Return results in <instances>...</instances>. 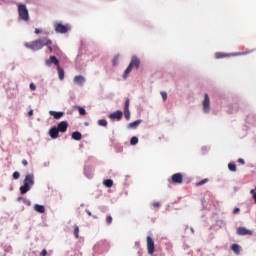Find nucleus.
I'll list each match as a JSON object with an SVG mask.
<instances>
[{
	"label": "nucleus",
	"instance_id": "46",
	"mask_svg": "<svg viewBox=\"0 0 256 256\" xmlns=\"http://www.w3.org/2000/svg\"><path fill=\"white\" fill-rule=\"evenodd\" d=\"M87 214H88L89 216H92V213H91L90 211H88Z\"/></svg>",
	"mask_w": 256,
	"mask_h": 256
},
{
	"label": "nucleus",
	"instance_id": "1",
	"mask_svg": "<svg viewBox=\"0 0 256 256\" xmlns=\"http://www.w3.org/2000/svg\"><path fill=\"white\" fill-rule=\"evenodd\" d=\"M45 45H53V41L48 37L38 38L32 42L24 43V47L26 49H30L31 51H40Z\"/></svg>",
	"mask_w": 256,
	"mask_h": 256
},
{
	"label": "nucleus",
	"instance_id": "36",
	"mask_svg": "<svg viewBox=\"0 0 256 256\" xmlns=\"http://www.w3.org/2000/svg\"><path fill=\"white\" fill-rule=\"evenodd\" d=\"M20 178V173L18 172V171H15L14 173H13V179L14 180H18Z\"/></svg>",
	"mask_w": 256,
	"mask_h": 256
},
{
	"label": "nucleus",
	"instance_id": "30",
	"mask_svg": "<svg viewBox=\"0 0 256 256\" xmlns=\"http://www.w3.org/2000/svg\"><path fill=\"white\" fill-rule=\"evenodd\" d=\"M209 182V179L205 178L196 183V187L203 186Z\"/></svg>",
	"mask_w": 256,
	"mask_h": 256
},
{
	"label": "nucleus",
	"instance_id": "5",
	"mask_svg": "<svg viewBox=\"0 0 256 256\" xmlns=\"http://www.w3.org/2000/svg\"><path fill=\"white\" fill-rule=\"evenodd\" d=\"M202 109L205 114H208L211 111V101L209 100V94L204 95V100L202 103Z\"/></svg>",
	"mask_w": 256,
	"mask_h": 256
},
{
	"label": "nucleus",
	"instance_id": "33",
	"mask_svg": "<svg viewBox=\"0 0 256 256\" xmlns=\"http://www.w3.org/2000/svg\"><path fill=\"white\" fill-rule=\"evenodd\" d=\"M119 59H120V56H119V55H116V56L113 58L112 63H113L114 66L118 65Z\"/></svg>",
	"mask_w": 256,
	"mask_h": 256
},
{
	"label": "nucleus",
	"instance_id": "14",
	"mask_svg": "<svg viewBox=\"0 0 256 256\" xmlns=\"http://www.w3.org/2000/svg\"><path fill=\"white\" fill-rule=\"evenodd\" d=\"M59 133H60V131L58 130L57 127H52V128L49 130V136L51 137V139H57V138H59Z\"/></svg>",
	"mask_w": 256,
	"mask_h": 256
},
{
	"label": "nucleus",
	"instance_id": "31",
	"mask_svg": "<svg viewBox=\"0 0 256 256\" xmlns=\"http://www.w3.org/2000/svg\"><path fill=\"white\" fill-rule=\"evenodd\" d=\"M231 250H232L234 253H236V254H239V252H240V249H239L238 244H232Z\"/></svg>",
	"mask_w": 256,
	"mask_h": 256
},
{
	"label": "nucleus",
	"instance_id": "42",
	"mask_svg": "<svg viewBox=\"0 0 256 256\" xmlns=\"http://www.w3.org/2000/svg\"><path fill=\"white\" fill-rule=\"evenodd\" d=\"M238 163H240L241 165H245V160L243 158H239Z\"/></svg>",
	"mask_w": 256,
	"mask_h": 256
},
{
	"label": "nucleus",
	"instance_id": "3",
	"mask_svg": "<svg viewBox=\"0 0 256 256\" xmlns=\"http://www.w3.org/2000/svg\"><path fill=\"white\" fill-rule=\"evenodd\" d=\"M17 7H18L19 19H21V21H25V22L30 21L29 10H28L26 4H17Z\"/></svg>",
	"mask_w": 256,
	"mask_h": 256
},
{
	"label": "nucleus",
	"instance_id": "4",
	"mask_svg": "<svg viewBox=\"0 0 256 256\" xmlns=\"http://www.w3.org/2000/svg\"><path fill=\"white\" fill-rule=\"evenodd\" d=\"M147 251L149 255L155 254V242L151 236L146 237Z\"/></svg>",
	"mask_w": 256,
	"mask_h": 256
},
{
	"label": "nucleus",
	"instance_id": "2",
	"mask_svg": "<svg viewBox=\"0 0 256 256\" xmlns=\"http://www.w3.org/2000/svg\"><path fill=\"white\" fill-rule=\"evenodd\" d=\"M35 184L34 174H27L24 178L23 185L20 186V194H27Z\"/></svg>",
	"mask_w": 256,
	"mask_h": 256
},
{
	"label": "nucleus",
	"instance_id": "44",
	"mask_svg": "<svg viewBox=\"0 0 256 256\" xmlns=\"http://www.w3.org/2000/svg\"><path fill=\"white\" fill-rule=\"evenodd\" d=\"M35 33L36 35H39L40 33H43V30L36 28Z\"/></svg>",
	"mask_w": 256,
	"mask_h": 256
},
{
	"label": "nucleus",
	"instance_id": "7",
	"mask_svg": "<svg viewBox=\"0 0 256 256\" xmlns=\"http://www.w3.org/2000/svg\"><path fill=\"white\" fill-rule=\"evenodd\" d=\"M171 184H182L183 183V174L182 173H175L172 175L171 180H169Z\"/></svg>",
	"mask_w": 256,
	"mask_h": 256
},
{
	"label": "nucleus",
	"instance_id": "12",
	"mask_svg": "<svg viewBox=\"0 0 256 256\" xmlns=\"http://www.w3.org/2000/svg\"><path fill=\"white\" fill-rule=\"evenodd\" d=\"M109 118H110L111 120L121 121L122 118H123V112L120 111V110H118V111H116V112H114V113H111V114L109 115Z\"/></svg>",
	"mask_w": 256,
	"mask_h": 256
},
{
	"label": "nucleus",
	"instance_id": "13",
	"mask_svg": "<svg viewBox=\"0 0 256 256\" xmlns=\"http://www.w3.org/2000/svg\"><path fill=\"white\" fill-rule=\"evenodd\" d=\"M129 65L133 68L135 67V69H139L140 65H141V61L137 56H133L131 58V61L129 63Z\"/></svg>",
	"mask_w": 256,
	"mask_h": 256
},
{
	"label": "nucleus",
	"instance_id": "37",
	"mask_svg": "<svg viewBox=\"0 0 256 256\" xmlns=\"http://www.w3.org/2000/svg\"><path fill=\"white\" fill-rule=\"evenodd\" d=\"M44 47H47V49L49 50V53H53L54 48H53L52 44L45 45Z\"/></svg>",
	"mask_w": 256,
	"mask_h": 256
},
{
	"label": "nucleus",
	"instance_id": "6",
	"mask_svg": "<svg viewBox=\"0 0 256 256\" xmlns=\"http://www.w3.org/2000/svg\"><path fill=\"white\" fill-rule=\"evenodd\" d=\"M54 29H55L56 33H68L69 26L68 25H63L60 22H55L54 23Z\"/></svg>",
	"mask_w": 256,
	"mask_h": 256
},
{
	"label": "nucleus",
	"instance_id": "10",
	"mask_svg": "<svg viewBox=\"0 0 256 256\" xmlns=\"http://www.w3.org/2000/svg\"><path fill=\"white\" fill-rule=\"evenodd\" d=\"M68 127H69V124L67 121H61L58 123L56 128L60 133H66L68 130Z\"/></svg>",
	"mask_w": 256,
	"mask_h": 256
},
{
	"label": "nucleus",
	"instance_id": "25",
	"mask_svg": "<svg viewBox=\"0 0 256 256\" xmlns=\"http://www.w3.org/2000/svg\"><path fill=\"white\" fill-rule=\"evenodd\" d=\"M139 143V138L136 136H133L130 140V145L131 146H136Z\"/></svg>",
	"mask_w": 256,
	"mask_h": 256
},
{
	"label": "nucleus",
	"instance_id": "23",
	"mask_svg": "<svg viewBox=\"0 0 256 256\" xmlns=\"http://www.w3.org/2000/svg\"><path fill=\"white\" fill-rule=\"evenodd\" d=\"M133 68L128 65V67L126 68V70L124 71V74H123V78L124 79H127L128 75H130V73L132 72Z\"/></svg>",
	"mask_w": 256,
	"mask_h": 256
},
{
	"label": "nucleus",
	"instance_id": "27",
	"mask_svg": "<svg viewBox=\"0 0 256 256\" xmlns=\"http://www.w3.org/2000/svg\"><path fill=\"white\" fill-rule=\"evenodd\" d=\"M98 125L101 127H107L108 121L106 119H100V120H98Z\"/></svg>",
	"mask_w": 256,
	"mask_h": 256
},
{
	"label": "nucleus",
	"instance_id": "20",
	"mask_svg": "<svg viewBox=\"0 0 256 256\" xmlns=\"http://www.w3.org/2000/svg\"><path fill=\"white\" fill-rule=\"evenodd\" d=\"M57 71H58V77L60 81H63V79H65L64 69L61 66H57Z\"/></svg>",
	"mask_w": 256,
	"mask_h": 256
},
{
	"label": "nucleus",
	"instance_id": "21",
	"mask_svg": "<svg viewBox=\"0 0 256 256\" xmlns=\"http://www.w3.org/2000/svg\"><path fill=\"white\" fill-rule=\"evenodd\" d=\"M141 120H136L132 123L129 124V129H137L139 127V125L141 124Z\"/></svg>",
	"mask_w": 256,
	"mask_h": 256
},
{
	"label": "nucleus",
	"instance_id": "41",
	"mask_svg": "<svg viewBox=\"0 0 256 256\" xmlns=\"http://www.w3.org/2000/svg\"><path fill=\"white\" fill-rule=\"evenodd\" d=\"M153 206H154L155 208H160V207H161V203H160V202H154V203H153Z\"/></svg>",
	"mask_w": 256,
	"mask_h": 256
},
{
	"label": "nucleus",
	"instance_id": "16",
	"mask_svg": "<svg viewBox=\"0 0 256 256\" xmlns=\"http://www.w3.org/2000/svg\"><path fill=\"white\" fill-rule=\"evenodd\" d=\"M74 83H76L77 85H84L86 79L84 76L78 75L75 76L73 79Z\"/></svg>",
	"mask_w": 256,
	"mask_h": 256
},
{
	"label": "nucleus",
	"instance_id": "28",
	"mask_svg": "<svg viewBox=\"0 0 256 256\" xmlns=\"http://www.w3.org/2000/svg\"><path fill=\"white\" fill-rule=\"evenodd\" d=\"M79 233H80V228L78 225L74 226V236L76 239H79Z\"/></svg>",
	"mask_w": 256,
	"mask_h": 256
},
{
	"label": "nucleus",
	"instance_id": "15",
	"mask_svg": "<svg viewBox=\"0 0 256 256\" xmlns=\"http://www.w3.org/2000/svg\"><path fill=\"white\" fill-rule=\"evenodd\" d=\"M49 115L52 116L55 120H60L64 117V112L49 111Z\"/></svg>",
	"mask_w": 256,
	"mask_h": 256
},
{
	"label": "nucleus",
	"instance_id": "45",
	"mask_svg": "<svg viewBox=\"0 0 256 256\" xmlns=\"http://www.w3.org/2000/svg\"><path fill=\"white\" fill-rule=\"evenodd\" d=\"M33 115H34V110H33V109L29 110L28 116H29V117H32Z\"/></svg>",
	"mask_w": 256,
	"mask_h": 256
},
{
	"label": "nucleus",
	"instance_id": "18",
	"mask_svg": "<svg viewBox=\"0 0 256 256\" xmlns=\"http://www.w3.org/2000/svg\"><path fill=\"white\" fill-rule=\"evenodd\" d=\"M17 202H23L24 205H26L27 207H30L32 205L31 201L27 198L24 197H18L16 199Z\"/></svg>",
	"mask_w": 256,
	"mask_h": 256
},
{
	"label": "nucleus",
	"instance_id": "9",
	"mask_svg": "<svg viewBox=\"0 0 256 256\" xmlns=\"http://www.w3.org/2000/svg\"><path fill=\"white\" fill-rule=\"evenodd\" d=\"M237 234L239 236H253V230H249L245 227H238Z\"/></svg>",
	"mask_w": 256,
	"mask_h": 256
},
{
	"label": "nucleus",
	"instance_id": "26",
	"mask_svg": "<svg viewBox=\"0 0 256 256\" xmlns=\"http://www.w3.org/2000/svg\"><path fill=\"white\" fill-rule=\"evenodd\" d=\"M228 169L230 172H237V165H235V163H229Z\"/></svg>",
	"mask_w": 256,
	"mask_h": 256
},
{
	"label": "nucleus",
	"instance_id": "38",
	"mask_svg": "<svg viewBox=\"0 0 256 256\" xmlns=\"http://www.w3.org/2000/svg\"><path fill=\"white\" fill-rule=\"evenodd\" d=\"M29 87H30L31 91H36V89H37V87L34 83H30Z\"/></svg>",
	"mask_w": 256,
	"mask_h": 256
},
{
	"label": "nucleus",
	"instance_id": "22",
	"mask_svg": "<svg viewBox=\"0 0 256 256\" xmlns=\"http://www.w3.org/2000/svg\"><path fill=\"white\" fill-rule=\"evenodd\" d=\"M103 185L107 188H112L114 186V181L112 179H106L103 181Z\"/></svg>",
	"mask_w": 256,
	"mask_h": 256
},
{
	"label": "nucleus",
	"instance_id": "39",
	"mask_svg": "<svg viewBox=\"0 0 256 256\" xmlns=\"http://www.w3.org/2000/svg\"><path fill=\"white\" fill-rule=\"evenodd\" d=\"M48 255V251L47 249H43L40 253V256H47Z\"/></svg>",
	"mask_w": 256,
	"mask_h": 256
},
{
	"label": "nucleus",
	"instance_id": "32",
	"mask_svg": "<svg viewBox=\"0 0 256 256\" xmlns=\"http://www.w3.org/2000/svg\"><path fill=\"white\" fill-rule=\"evenodd\" d=\"M107 225H111L113 223V217L111 215L106 216Z\"/></svg>",
	"mask_w": 256,
	"mask_h": 256
},
{
	"label": "nucleus",
	"instance_id": "47",
	"mask_svg": "<svg viewBox=\"0 0 256 256\" xmlns=\"http://www.w3.org/2000/svg\"><path fill=\"white\" fill-rule=\"evenodd\" d=\"M191 231H192V233L194 232V230H193V229H191Z\"/></svg>",
	"mask_w": 256,
	"mask_h": 256
},
{
	"label": "nucleus",
	"instance_id": "35",
	"mask_svg": "<svg viewBox=\"0 0 256 256\" xmlns=\"http://www.w3.org/2000/svg\"><path fill=\"white\" fill-rule=\"evenodd\" d=\"M124 110H130V99H126L125 105H124Z\"/></svg>",
	"mask_w": 256,
	"mask_h": 256
},
{
	"label": "nucleus",
	"instance_id": "34",
	"mask_svg": "<svg viewBox=\"0 0 256 256\" xmlns=\"http://www.w3.org/2000/svg\"><path fill=\"white\" fill-rule=\"evenodd\" d=\"M161 97H162V99H163V102H166V101H167V99H168V93H167V92L162 91V92H161Z\"/></svg>",
	"mask_w": 256,
	"mask_h": 256
},
{
	"label": "nucleus",
	"instance_id": "8",
	"mask_svg": "<svg viewBox=\"0 0 256 256\" xmlns=\"http://www.w3.org/2000/svg\"><path fill=\"white\" fill-rule=\"evenodd\" d=\"M234 55H246V53L240 52V53H236V54H229V53H224V52H216L214 54V57L216 59H225V57H233Z\"/></svg>",
	"mask_w": 256,
	"mask_h": 256
},
{
	"label": "nucleus",
	"instance_id": "11",
	"mask_svg": "<svg viewBox=\"0 0 256 256\" xmlns=\"http://www.w3.org/2000/svg\"><path fill=\"white\" fill-rule=\"evenodd\" d=\"M52 63L56 65V67H60V62L56 56H51L49 59L45 61L47 67H50Z\"/></svg>",
	"mask_w": 256,
	"mask_h": 256
},
{
	"label": "nucleus",
	"instance_id": "40",
	"mask_svg": "<svg viewBox=\"0 0 256 256\" xmlns=\"http://www.w3.org/2000/svg\"><path fill=\"white\" fill-rule=\"evenodd\" d=\"M240 211H241V209H239L238 207H236V208H234V210H233V214H234V215H237V214H239Z\"/></svg>",
	"mask_w": 256,
	"mask_h": 256
},
{
	"label": "nucleus",
	"instance_id": "43",
	"mask_svg": "<svg viewBox=\"0 0 256 256\" xmlns=\"http://www.w3.org/2000/svg\"><path fill=\"white\" fill-rule=\"evenodd\" d=\"M22 165H23L24 167H27V166H28V161H27L26 159H23V160H22Z\"/></svg>",
	"mask_w": 256,
	"mask_h": 256
},
{
	"label": "nucleus",
	"instance_id": "19",
	"mask_svg": "<svg viewBox=\"0 0 256 256\" xmlns=\"http://www.w3.org/2000/svg\"><path fill=\"white\" fill-rule=\"evenodd\" d=\"M72 139L75 141H81L82 140V133L79 131H75L71 135Z\"/></svg>",
	"mask_w": 256,
	"mask_h": 256
},
{
	"label": "nucleus",
	"instance_id": "17",
	"mask_svg": "<svg viewBox=\"0 0 256 256\" xmlns=\"http://www.w3.org/2000/svg\"><path fill=\"white\" fill-rule=\"evenodd\" d=\"M34 210L37 212V213H40V214H44L46 212V208L44 205H40V204H35L34 205Z\"/></svg>",
	"mask_w": 256,
	"mask_h": 256
},
{
	"label": "nucleus",
	"instance_id": "24",
	"mask_svg": "<svg viewBox=\"0 0 256 256\" xmlns=\"http://www.w3.org/2000/svg\"><path fill=\"white\" fill-rule=\"evenodd\" d=\"M76 109L78 110L80 116H86L87 115L86 109L83 108L82 106H76Z\"/></svg>",
	"mask_w": 256,
	"mask_h": 256
},
{
	"label": "nucleus",
	"instance_id": "29",
	"mask_svg": "<svg viewBox=\"0 0 256 256\" xmlns=\"http://www.w3.org/2000/svg\"><path fill=\"white\" fill-rule=\"evenodd\" d=\"M124 117L127 121L131 119V112L130 109L124 110Z\"/></svg>",
	"mask_w": 256,
	"mask_h": 256
}]
</instances>
